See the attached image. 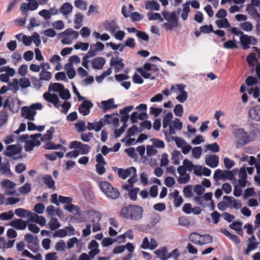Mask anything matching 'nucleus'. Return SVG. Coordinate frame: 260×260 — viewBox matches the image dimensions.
<instances>
[{"label":"nucleus","instance_id":"f257e3e1","mask_svg":"<svg viewBox=\"0 0 260 260\" xmlns=\"http://www.w3.org/2000/svg\"><path fill=\"white\" fill-rule=\"evenodd\" d=\"M143 209L139 205H129L123 207L120 212L121 216L134 221H138L143 218Z\"/></svg>","mask_w":260,"mask_h":260},{"label":"nucleus","instance_id":"f03ea898","mask_svg":"<svg viewBox=\"0 0 260 260\" xmlns=\"http://www.w3.org/2000/svg\"><path fill=\"white\" fill-rule=\"evenodd\" d=\"M233 134L236 139V147L240 149L253 141L255 138L254 132L248 134L244 128H237L233 131Z\"/></svg>","mask_w":260,"mask_h":260},{"label":"nucleus","instance_id":"7ed1b4c3","mask_svg":"<svg viewBox=\"0 0 260 260\" xmlns=\"http://www.w3.org/2000/svg\"><path fill=\"white\" fill-rule=\"evenodd\" d=\"M161 14L164 19L168 21L162 24V26L167 30H172L174 28L178 26V19L176 15V12H169L166 10H164L161 12Z\"/></svg>","mask_w":260,"mask_h":260},{"label":"nucleus","instance_id":"20e7f679","mask_svg":"<svg viewBox=\"0 0 260 260\" xmlns=\"http://www.w3.org/2000/svg\"><path fill=\"white\" fill-rule=\"evenodd\" d=\"M42 108V105L41 103L33 104L29 107H23L21 110V116L29 120L33 121L37 114L36 110H40Z\"/></svg>","mask_w":260,"mask_h":260},{"label":"nucleus","instance_id":"39448f33","mask_svg":"<svg viewBox=\"0 0 260 260\" xmlns=\"http://www.w3.org/2000/svg\"><path fill=\"white\" fill-rule=\"evenodd\" d=\"M100 187L102 191L110 199L115 200L117 199L120 195L118 190L116 188H114L112 185L108 182H101Z\"/></svg>","mask_w":260,"mask_h":260},{"label":"nucleus","instance_id":"423d86ee","mask_svg":"<svg viewBox=\"0 0 260 260\" xmlns=\"http://www.w3.org/2000/svg\"><path fill=\"white\" fill-rule=\"evenodd\" d=\"M230 31L232 34L236 36L241 35L240 37V43L244 50L249 48V45L250 42V36L245 35L241 30H238L237 27H231Z\"/></svg>","mask_w":260,"mask_h":260},{"label":"nucleus","instance_id":"0eeeda50","mask_svg":"<svg viewBox=\"0 0 260 260\" xmlns=\"http://www.w3.org/2000/svg\"><path fill=\"white\" fill-rule=\"evenodd\" d=\"M21 148L19 146L15 145H11L7 146L5 154L9 157H12L14 159H17L22 158V156L20 154Z\"/></svg>","mask_w":260,"mask_h":260},{"label":"nucleus","instance_id":"6e6552de","mask_svg":"<svg viewBox=\"0 0 260 260\" xmlns=\"http://www.w3.org/2000/svg\"><path fill=\"white\" fill-rule=\"evenodd\" d=\"M41 136L42 134L40 133L30 135V138L32 139V140L26 141L25 143L24 149L25 151H30L35 146H40L41 144L40 141L36 139Z\"/></svg>","mask_w":260,"mask_h":260},{"label":"nucleus","instance_id":"1a4fd4ad","mask_svg":"<svg viewBox=\"0 0 260 260\" xmlns=\"http://www.w3.org/2000/svg\"><path fill=\"white\" fill-rule=\"evenodd\" d=\"M182 128V123L179 121L178 118H176L172 122L171 124L169 125V131L167 132V131H164V134L166 136H168L169 135H173L176 134L175 129L177 130H181Z\"/></svg>","mask_w":260,"mask_h":260},{"label":"nucleus","instance_id":"9d476101","mask_svg":"<svg viewBox=\"0 0 260 260\" xmlns=\"http://www.w3.org/2000/svg\"><path fill=\"white\" fill-rule=\"evenodd\" d=\"M93 104L90 101L85 100L78 107V111L83 116H86L90 113V110Z\"/></svg>","mask_w":260,"mask_h":260},{"label":"nucleus","instance_id":"9b49d317","mask_svg":"<svg viewBox=\"0 0 260 260\" xmlns=\"http://www.w3.org/2000/svg\"><path fill=\"white\" fill-rule=\"evenodd\" d=\"M248 116L252 120L260 121V106L251 107L248 111Z\"/></svg>","mask_w":260,"mask_h":260},{"label":"nucleus","instance_id":"f8f14e48","mask_svg":"<svg viewBox=\"0 0 260 260\" xmlns=\"http://www.w3.org/2000/svg\"><path fill=\"white\" fill-rule=\"evenodd\" d=\"M110 65L111 67H114L115 72L116 73L123 69L125 66L123 62V59L117 57L115 58L112 57Z\"/></svg>","mask_w":260,"mask_h":260},{"label":"nucleus","instance_id":"ddd939ff","mask_svg":"<svg viewBox=\"0 0 260 260\" xmlns=\"http://www.w3.org/2000/svg\"><path fill=\"white\" fill-rule=\"evenodd\" d=\"M126 7L125 5L121 9V13L125 18L130 16L133 22L139 21L143 18V15L137 12H133L129 15L128 13L126 12Z\"/></svg>","mask_w":260,"mask_h":260},{"label":"nucleus","instance_id":"4468645a","mask_svg":"<svg viewBox=\"0 0 260 260\" xmlns=\"http://www.w3.org/2000/svg\"><path fill=\"white\" fill-rule=\"evenodd\" d=\"M9 225L16 230H23L26 229L27 225V222L21 219L17 218L10 222Z\"/></svg>","mask_w":260,"mask_h":260},{"label":"nucleus","instance_id":"2eb2a0df","mask_svg":"<svg viewBox=\"0 0 260 260\" xmlns=\"http://www.w3.org/2000/svg\"><path fill=\"white\" fill-rule=\"evenodd\" d=\"M119 177L123 179H126L132 174L136 173V169L134 167H130L126 169H117Z\"/></svg>","mask_w":260,"mask_h":260},{"label":"nucleus","instance_id":"dca6fc26","mask_svg":"<svg viewBox=\"0 0 260 260\" xmlns=\"http://www.w3.org/2000/svg\"><path fill=\"white\" fill-rule=\"evenodd\" d=\"M43 97L46 101L53 104L55 107H59V100L57 94L54 93L50 94V93L46 92L44 93Z\"/></svg>","mask_w":260,"mask_h":260},{"label":"nucleus","instance_id":"f3484780","mask_svg":"<svg viewBox=\"0 0 260 260\" xmlns=\"http://www.w3.org/2000/svg\"><path fill=\"white\" fill-rule=\"evenodd\" d=\"M193 173L198 176L204 175L209 176L211 174V170L208 168H203L202 166L195 165Z\"/></svg>","mask_w":260,"mask_h":260},{"label":"nucleus","instance_id":"a211bd4d","mask_svg":"<svg viewBox=\"0 0 260 260\" xmlns=\"http://www.w3.org/2000/svg\"><path fill=\"white\" fill-rule=\"evenodd\" d=\"M105 29L111 33L114 32L117 29L119 28L117 23L114 20L109 21L106 20L103 24Z\"/></svg>","mask_w":260,"mask_h":260},{"label":"nucleus","instance_id":"6ab92c4d","mask_svg":"<svg viewBox=\"0 0 260 260\" xmlns=\"http://www.w3.org/2000/svg\"><path fill=\"white\" fill-rule=\"evenodd\" d=\"M114 100L113 99H110L107 101H104L101 102L102 109L104 112H107L111 109H115L117 106L114 105Z\"/></svg>","mask_w":260,"mask_h":260},{"label":"nucleus","instance_id":"aec40b11","mask_svg":"<svg viewBox=\"0 0 260 260\" xmlns=\"http://www.w3.org/2000/svg\"><path fill=\"white\" fill-rule=\"evenodd\" d=\"M157 256L160 258L161 260H167L169 258V256L168 254V249L167 247H164L157 249L154 251Z\"/></svg>","mask_w":260,"mask_h":260},{"label":"nucleus","instance_id":"412c9836","mask_svg":"<svg viewBox=\"0 0 260 260\" xmlns=\"http://www.w3.org/2000/svg\"><path fill=\"white\" fill-rule=\"evenodd\" d=\"M116 115L117 113H113L112 115L106 114L105 115V119L103 120L104 124L113 123L115 126H117L119 123V119L117 117H112V115Z\"/></svg>","mask_w":260,"mask_h":260},{"label":"nucleus","instance_id":"4be33fe9","mask_svg":"<svg viewBox=\"0 0 260 260\" xmlns=\"http://www.w3.org/2000/svg\"><path fill=\"white\" fill-rule=\"evenodd\" d=\"M106 60L103 57H98L92 60L93 68L95 69L101 70L103 68Z\"/></svg>","mask_w":260,"mask_h":260},{"label":"nucleus","instance_id":"5701e85b","mask_svg":"<svg viewBox=\"0 0 260 260\" xmlns=\"http://www.w3.org/2000/svg\"><path fill=\"white\" fill-rule=\"evenodd\" d=\"M103 126V119H101L98 122L96 123V124L88 122L87 123V128L89 131L94 129L96 132H99Z\"/></svg>","mask_w":260,"mask_h":260},{"label":"nucleus","instance_id":"b1692460","mask_svg":"<svg viewBox=\"0 0 260 260\" xmlns=\"http://www.w3.org/2000/svg\"><path fill=\"white\" fill-rule=\"evenodd\" d=\"M73 8V6L70 3H65L60 7L59 11L63 15L67 16L72 11Z\"/></svg>","mask_w":260,"mask_h":260},{"label":"nucleus","instance_id":"393cba45","mask_svg":"<svg viewBox=\"0 0 260 260\" xmlns=\"http://www.w3.org/2000/svg\"><path fill=\"white\" fill-rule=\"evenodd\" d=\"M145 8L147 10L158 11L159 9V5L156 1H147L145 3Z\"/></svg>","mask_w":260,"mask_h":260},{"label":"nucleus","instance_id":"a878e982","mask_svg":"<svg viewBox=\"0 0 260 260\" xmlns=\"http://www.w3.org/2000/svg\"><path fill=\"white\" fill-rule=\"evenodd\" d=\"M44 183L47 186V187L51 189H55V181L52 179L51 176L45 175L43 177Z\"/></svg>","mask_w":260,"mask_h":260},{"label":"nucleus","instance_id":"bb28decb","mask_svg":"<svg viewBox=\"0 0 260 260\" xmlns=\"http://www.w3.org/2000/svg\"><path fill=\"white\" fill-rule=\"evenodd\" d=\"M190 1H188L186 3L183 5L182 13L181 14V18L183 20H186L187 19L188 13L190 11L189 5Z\"/></svg>","mask_w":260,"mask_h":260},{"label":"nucleus","instance_id":"cd10ccee","mask_svg":"<svg viewBox=\"0 0 260 260\" xmlns=\"http://www.w3.org/2000/svg\"><path fill=\"white\" fill-rule=\"evenodd\" d=\"M67 230L69 231H73L74 229L72 228L70 230V228L66 227V229L57 230L54 232L53 236L54 237L63 238L67 235Z\"/></svg>","mask_w":260,"mask_h":260},{"label":"nucleus","instance_id":"c85d7f7f","mask_svg":"<svg viewBox=\"0 0 260 260\" xmlns=\"http://www.w3.org/2000/svg\"><path fill=\"white\" fill-rule=\"evenodd\" d=\"M9 164H0V171L9 177L13 175L10 169Z\"/></svg>","mask_w":260,"mask_h":260},{"label":"nucleus","instance_id":"c756f323","mask_svg":"<svg viewBox=\"0 0 260 260\" xmlns=\"http://www.w3.org/2000/svg\"><path fill=\"white\" fill-rule=\"evenodd\" d=\"M223 47L227 49H237L238 46L236 44V41L235 39L232 40H228L223 44Z\"/></svg>","mask_w":260,"mask_h":260},{"label":"nucleus","instance_id":"7c9ffc66","mask_svg":"<svg viewBox=\"0 0 260 260\" xmlns=\"http://www.w3.org/2000/svg\"><path fill=\"white\" fill-rule=\"evenodd\" d=\"M83 16L81 13H77L75 14L74 23L75 24V28L76 29H79L82 26Z\"/></svg>","mask_w":260,"mask_h":260},{"label":"nucleus","instance_id":"2f4dec72","mask_svg":"<svg viewBox=\"0 0 260 260\" xmlns=\"http://www.w3.org/2000/svg\"><path fill=\"white\" fill-rule=\"evenodd\" d=\"M160 220V216L157 213H153L152 214L150 221L148 223V226L150 227L154 226Z\"/></svg>","mask_w":260,"mask_h":260},{"label":"nucleus","instance_id":"473e14b6","mask_svg":"<svg viewBox=\"0 0 260 260\" xmlns=\"http://www.w3.org/2000/svg\"><path fill=\"white\" fill-rule=\"evenodd\" d=\"M63 87L64 86L62 84L58 83H51L49 86V91H53L59 93L61 90L63 89Z\"/></svg>","mask_w":260,"mask_h":260},{"label":"nucleus","instance_id":"72a5a7b5","mask_svg":"<svg viewBox=\"0 0 260 260\" xmlns=\"http://www.w3.org/2000/svg\"><path fill=\"white\" fill-rule=\"evenodd\" d=\"M258 245V242H248L247 247L244 252V254L247 255H249V252L256 249Z\"/></svg>","mask_w":260,"mask_h":260},{"label":"nucleus","instance_id":"f704fd0d","mask_svg":"<svg viewBox=\"0 0 260 260\" xmlns=\"http://www.w3.org/2000/svg\"><path fill=\"white\" fill-rule=\"evenodd\" d=\"M132 176L128 180V184H125L123 185V187L125 190H129L133 187V184L135 183L137 180V176H136V173L135 174H132Z\"/></svg>","mask_w":260,"mask_h":260},{"label":"nucleus","instance_id":"c9c22d12","mask_svg":"<svg viewBox=\"0 0 260 260\" xmlns=\"http://www.w3.org/2000/svg\"><path fill=\"white\" fill-rule=\"evenodd\" d=\"M215 24L218 28H229L231 25L226 18H223L221 20H217Z\"/></svg>","mask_w":260,"mask_h":260},{"label":"nucleus","instance_id":"e433bc0d","mask_svg":"<svg viewBox=\"0 0 260 260\" xmlns=\"http://www.w3.org/2000/svg\"><path fill=\"white\" fill-rule=\"evenodd\" d=\"M189 240L198 245L201 244V239H202L201 235L197 233H191L189 237Z\"/></svg>","mask_w":260,"mask_h":260},{"label":"nucleus","instance_id":"4c0bfd02","mask_svg":"<svg viewBox=\"0 0 260 260\" xmlns=\"http://www.w3.org/2000/svg\"><path fill=\"white\" fill-rule=\"evenodd\" d=\"M173 118V115L171 112H169L165 115L162 120V126L164 128L168 127Z\"/></svg>","mask_w":260,"mask_h":260},{"label":"nucleus","instance_id":"58836bf2","mask_svg":"<svg viewBox=\"0 0 260 260\" xmlns=\"http://www.w3.org/2000/svg\"><path fill=\"white\" fill-rule=\"evenodd\" d=\"M48 226L52 231H54L60 226V224L56 218H52L49 223Z\"/></svg>","mask_w":260,"mask_h":260},{"label":"nucleus","instance_id":"ea45409f","mask_svg":"<svg viewBox=\"0 0 260 260\" xmlns=\"http://www.w3.org/2000/svg\"><path fill=\"white\" fill-rule=\"evenodd\" d=\"M28 213H29V211L23 208H18L15 210V214L20 218L28 217Z\"/></svg>","mask_w":260,"mask_h":260},{"label":"nucleus","instance_id":"a19ab883","mask_svg":"<svg viewBox=\"0 0 260 260\" xmlns=\"http://www.w3.org/2000/svg\"><path fill=\"white\" fill-rule=\"evenodd\" d=\"M64 208L70 212H72L74 211L78 215H80L81 214V210L80 208L72 204L66 205Z\"/></svg>","mask_w":260,"mask_h":260},{"label":"nucleus","instance_id":"79ce46f5","mask_svg":"<svg viewBox=\"0 0 260 260\" xmlns=\"http://www.w3.org/2000/svg\"><path fill=\"white\" fill-rule=\"evenodd\" d=\"M182 158V155L179 151L175 150L172 152V159L173 162H180V160Z\"/></svg>","mask_w":260,"mask_h":260},{"label":"nucleus","instance_id":"37998d69","mask_svg":"<svg viewBox=\"0 0 260 260\" xmlns=\"http://www.w3.org/2000/svg\"><path fill=\"white\" fill-rule=\"evenodd\" d=\"M80 62V59L77 55H73L69 58V63L66 65L65 68H67V67H72L73 63L77 64Z\"/></svg>","mask_w":260,"mask_h":260},{"label":"nucleus","instance_id":"c03bdc74","mask_svg":"<svg viewBox=\"0 0 260 260\" xmlns=\"http://www.w3.org/2000/svg\"><path fill=\"white\" fill-rule=\"evenodd\" d=\"M147 16L148 17L149 20H159L160 22L164 21V18L161 17L158 13L148 12Z\"/></svg>","mask_w":260,"mask_h":260},{"label":"nucleus","instance_id":"a18cd8bd","mask_svg":"<svg viewBox=\"0 0 260 260\" xmlns=\"http://www.w3.org/2000/svg\"><path fill=\"white\" fill-rule=\"evenodd\" d=\"M213 177H214V180L216 181H217L219 180H224L225 179L224 171H222L219 169L216 170L214 173Z\"/></svg>","mask_w":260,"mask_h":260},{"label":"nucleus","instance_id":"49530a36","mask_svg":"<svg viewBox=\"0 0 260 260\" xmlns=\"http://www.w3.org/2000/svg\"><path fill=\"white\" fill-rule=\"evenodd\" d=\"M171 139L175 142L177 146L179 148H182L186 143V142L182 138L172 136Z\"/></svg>","mask_w":260,"mask_h":260},{"label":"nucleus","instance_id":"de8ad7c7","mask_svg":"<svg viewBox=\"0 0 260 260\" xmlns=\"http://www.w3.org/2000/svg\"><path fill=\"white\" fill-rule=\"evenodd\" d=\"M74 5L76 8L82 10L84 11L87 9V3L83 0H76L75 1Z\"/></svg>","mask_w":260,"mask_h":260},{"label":"nucleus","instance_id":"09e8293b","mask_svg":"<svg viewBox=\"0 0 260 260\" xmlns=\"http://www.w3.org/2000/svg\"><path fill=\"white\" fill-rule=\"evenodd\" d=\"M25 240L29 243L34 245L37 244L38 240L37 236H32L31 234H27L25 235Z\"/></svg>","mask_w":260,"mask_h":260},{"label":"nucleus","instance_id":"8fccbe9b","mask_svg":"<svg viewBox=\"0 0 260 260\" xmlns=\"http://www.w3.org/2000/svg\"><path fill=\"white\" fill-rule=\"evenodd\" d=\"M45 148L46 149H56L58 148H61L62 149H63L65 151V148L63 147L61 145L58 144H55L53 142H49L47 143H46Z\"/></svg>","mask_w":260,"mask_h":260},{"label":"nucleus","instance_id":"3c124183","mask_svg":"<svg viewBox=\"0 0 260 260\" xmlns=\"http://www.w3.org/2000/svg\"><path fill=\"white\" fill-rule=\"evenodd\" d=\"M104 45L100 42H97L95 44L90 46V48L92 49L96 53L99 51H102L104 49Z\"/></svg>","mask_w":260,"mask_h":260},{"label":"nucleus","instance_id":"603ef678","mask_svg":"<svg viewBox=\"0 0 260 260\" xmlns=\"http://www.w3.org/2000/svg\"><path fill=\"white\" fill-rule=\"evenodd\" d=\"M14 216V213L12 211L4 212L0 214V219L2 220H7L11 219Z\"/></svg>","mask_w":260,"mask_h":260},{"label":"nucleus","instance_id":"864d4df0","mask_svg":"<svg viewBox=\"0 0 260 260\" xmlns=\"http://www.w3.org/2000/svg\"><path fill=\"white\" fill-rule=\"evenodd\" d=\"M91 222L92 223L99 222L101 219V214L97 212H91L90 213Z\"/></svg>","mask_w":260,"mask_h":260},{"label":"nucleus","instance_id":"5fc2aeb1","mask_svg":"<svg viewBox=\"0 0 260 260\" xmlns=\"http://www.w3.org/2000/svg\"><path fill=\"white\" fill-rule=\"evenodd\" d=\"M60 98L64 100H67L71 98V94L67 88L63 87V89L59 93Z\"/></svg>","mask_w":260,"mask_h":260},{"label":"nucleus","instance_id":"6e6d98bb","mask_svg":"<svg viewBox=\"0 0 260 260\" xmlns=\"http://www.w3.org/2000/svg\"><path fill=\"white\" fill-rule=\"evenodd\" d=\"M90 150V147L87 144L82 143V145L80 146L79 150H77L79 152L80 154H86Z\"/></svg>","mask_w":260,"mask_h":260},{"label":"nucleus","instance_id":"4d7b16f0","mask_svg":"<svg viewBox=\"0 0 260 260\" xmlns=\"http://www.w3.org/2000/svg\"><path fill=\"white\" fill-rule=\"evenodd\" d=\"M238 170L237 169H234L233 171L224 170L225 173V179H228L230 180H232L234 179V177L238 173Z\"/></svg>","mask_w":260,"mask_h":260},{"label":"nucleus","instance_id":"13d9d810","mask_svg":"<svg viewBox=\"0 0 260 260\" xmlns=\"http://www.w3.org/2000/svg\"><path fill=\"white\" fill-rule=\"evenodd\" d=\"M51 78V74L50 72L42 71L40 73V79L41 80L49 81Z\"/></svg>","mask_w":260,"mask_h":260},{"label":"nucleus","instance_id":"bf43d9fd","mask_svg":"<svg viewBox=\"0 0 260 260\" xmlns=\"http://www.w3.org/2000/svg\"><path fill=\"white\" fill-rule=\"evenodd\" d=\"M89 44L88 43L77 42L74 45V48L76 50L81 49L86 51L88 49Z\"/></svg>","mask_w":260,"mask_h":260},{"label":"nucleus","instance_id":"052dcab7","mask_svg":"<svg viewBox=\"0 0 260 260\" xmlns=\"http://www.w3.org/2000/svg\"><path fill=\"white\" fill-rule=\"evenodd\" d=\"M246 60L247 62L248 63L249 66L253 67L254 66V62H257V59L255 57V55L254 53H250L247 57Z\"/></svg>","mask_w":260,"mask_h":260},{"label":"nucleus","instance_id":"680f3d73","mask_svg":"<svg viewBox=\"0 0 260 260\" xmlns=\"http://www.w3.org/2000/svg\"><path fill=\"white\" fill-rule=\"evenodd\" d=\"M240 27L246 31H250L253 28L252 24L249 21H245L240 24Z\"/></svg>","mask_w":260,"mask_h":260},{"label":"nucleus","instance_id":"e2e57ef3","mask_svg":"<svg viewBox=\"0 0 260 260\" xmlns=\"http://www.w3.org/2000/svg\"><path fill=\"white\" fill-rule=\"evenodd\" d=\"M207 150H209L213 152H218L220 150L219 147L217 143H213L211 144H208L206 146Z\"/></svg>","mask_w":260,"mask_h":260},{"label":"nucleus","instance_id":"0e129e2a","mask_svg":"<svg viewBox=\"0 0 260 260\" xmlns=\"http://www.w3.org/2000/svg\"><path fill=\"white\" fill-rule=\"evenodd\" d=\"M202 239H201V244L200 245H204L206 244L210 243L212 242V238L209 235H201Z\"/></svg>","mask_w":260,"mask_h":260},{"label":"nucleus","instance_id":"69168bd1","mask_svg":"<svg viewBox=\"0 0 260 260\" xmlns=\"http://www.w3.org/2000/svg\"><path fill=\"white\" fill-rule=\"evenodd\" d=\"M174 113L177 116H181L183 114V108L182 105L180 104L176 105L174 109Z\"/></svg>","mask_w":260,"mask_h":260},{"label":"nucleus","instance_id":"338daca9","mask_svg":"<svg viewBox=\"0 0 260 260\" xmlns=\"http://www.w3.org/2000/svg\"><path fill=\"white\" fill-rule=\"evenodd\" d=\"M31 184L30 183H26L24 186H21L19 189V191L21 194H27L30 191Z\"/></svg>","mask_w":260,"mask_h":260},{"label":"nucleus","instance_id":"774afa93","mask_svg":"<svg viewBox=\"0 0 260 260\" xmlns=\"http://www.w3.org/2000/svg\"><path fill=\"white\" fill-rule=\"evenodd\" d=\"M128 192V196L129 198L132 201H136L137 198V194L139 191L138 188H135L133 189H130Z\"/></svg>","mask_w":260,"mask_h":260}]
</instances>
